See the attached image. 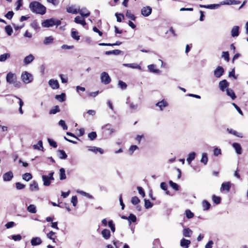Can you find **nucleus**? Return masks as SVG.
Listing matches in <instances>:
<instances>
[{"instance_id": "nucleus-17", "label": "nucleus", "mask_w": 248, "mask_h": 248, "mask_svg": "<svg viewBox=\"0 0 248 248\" xmlns=\"http://www.w3.org/2000/svg\"><path fill=\"white\" fill-rule=\"evenodd\" d=\"M233 148L234 149L235 152L238 154L241 155L242 153V149L239 143L234 142L232 144Z\"/></svg>"}, {"instance_id": "nucleus-3", "label": "nucleus", "mask_w": 248, "mask_h": 248, "mask_svg": "<svg viewBox=\"0 0 248 248\" xmlns=\"http://www.w3.org/2000/svg\"><path fill=\"white\" fill-rule=\"evenodd\" d=\"M22 81L25 84H29L31 82L33 79V76L30 73L24 71L21 75Z\"/></svg>"}, {"instance_id": "nucleus-9", "label": "nucleus", "mask_w": 248, "mask_h": 248, "mask_svg": "<svg viewBox=\"0 0 248 248\" xmlns=\"http://www.w3.org/2000/svg\"><path fill=\"white\" fill-rule=\"evenodd\" d=\"M231 186V184L230 182H227L225 183H223L221 185L220 187V191H226V192H229Z\"/></svg>"}, {"instance_id": "nucleus-14", "label": "nucleus", "mask_w": 248, "mask_h": 248, "mask_svg": "<svg viewBox=\"0 0 248 248\" xmlns=\"http://www.w3.org/2000/svg\"><path fill=\"white\" fill-rule=\"evenodd\" d=\"M13 178V174L11 171H9L3 174L2 178L4 181H9Z\"/></svg>"}, {"instance_id": "nucleus-38", "label": "nucleus", "mask_w": 248, "mask_h": 248, "mask_svg": "<svg viewBox=\"0 0 248 248\" xmlns=\"http://www.w3.org/2000/svg\"><path fill=\"white\" fill-rule=\"evenodd\" d=\"M60 111L59 107L58 106H55L53 107L49 111V114H55L57 112Z\"/></svg>"}, {"instance_id": "nucleus-51", "label": "nucleus", "mask_w": 248, "mask_h": 248, "mask_svg": "<svg viewBox=\"0 0 248 248\" xmlns=\"http://www.w3.org/2000/svg\"><path fill=\"white\" fill-rule=\"evenodd\" d=\"M186 216L188 218H191L194 217V214L189 210H186L185 211Z\"/></svg>"}, {"instance_id": "nucleus-15", "label": "nucleus", "mask_w": 248, "mask_h": 248, "mask_svg": "<svg viewBox=\"0 0 248 248\" xmlns=\"http://www.w3.org/2000/svg\"><path fill=\"white\" fill-rule=\"evenodd\" d=\"M66 12L68 13L77 14L78 12V8H76L75 5H71L66 7Z\"/></svg>"}, {"instance_id": "nucleus-10", "label": "nucleus", "mask_w": 248, "mask_h": 248, "mask_svg": "<svg viewBox=\"0 0 248 248\" xmlns=\"http://www.w3.org/2000/svg\"><path fill=\"white\" fill-rule=\"evenodd\" d=\"M240 3V1L235 0H224L220 2L221 5H237Z\"/></svg>"}, {"instance_id": "nucleus-64", "label": "nucleus", "mask_w": 248, "mask_h": 248, "mask_svg": "<svg viewBox=\"0 0 248 248\" xmlns=\"http://www.w3.org/2000/svg\"><path fill=\"white\" fill-rule=\"evenodd\" d=\"M222 57L227 62L229 61V55L228 52H223Z\"/></svg>"}, {"instance_id": "nucleus-24", "label": "nucleus", "mask_w": 248, "mask_h": 248, "mask_svg": "<svg viewBox=\"0 0 248 248\" xmlns=\"http://www.w3.org/2000/svg\"><path fill=\"white\" fill-rule=\"evenodd\" d=\"M192 233V231L188 228H185L183 230V235L185 237H190Z\"/></svg>"}, {"instance_id": "nucleus-22", "label": "nucleus", "mask_w": 248, "mask_h": 248, "mask_svg": "<svg viewBox=\"0 0 248 248\" xmlns=\"http://www.w3.org/2000/svg\"><path fill=\"white\" fill-rule=\"evenodd\" d=\"M123 65L125 67H127L129 68H133V69H138L139 70H141V66L138 64L137 63H124Z\"/></svg>"}, {"instance_id": "nucleus-55", "label": "nucleus", "mask_w": 248, "mask_h": 248, "mask_svg": "<svg viewBox=\"0 0 248 248\" xmlns=\"http://www.w3.org/2000/svg\"><path fill=\"white\" fill-rule=\"evenodd\" d=\"M5 30L8 35H11L13 32V29L10 26H6L5 28Z\"/></svg>"}, {"instance_id": "nucleus-29", "label": "nucleus", "mask_w": 248, "mask_h": 248, "mask_svg": "<svg viewBox=\"0 0 248 248\" xmlns=\"http://www.w3.org/2000/svg\"><path fill=\"white\" fill-rule=\"evenodd\" d=\"M101 234L102 235L103 237L106 240L109 239V238L110 236V232L109 230L108 229H104L102 231Z\"/></svg>"}, {"instance_id": "nucleus-60", "label": "nucleus", "mask_w": 248, "mask_h": 248, "mask_svg": "<svg viewBox=\"0 0 248 248\" xmlns=\"http://www.w3.org/2000/svg\"><path fill=\"white\" fill-rule=\"evenodd\" d=\"M96 134L95 132H92L88 134V137L91 140H93L96 137Z\"/></svg>"}, {"instance_id": "nucleus-39", "label": "nucleus", "mask_w": 248, "mask_h": 248, "mask_svg": "<svg viewBox=\"0 0 248 248\" xmlns=\"http://www.w3.org/2000/svg\"><path fill=\"white\" fill-rule=\"evenodd\" d=\"M33 148L34 149L43 150L44 148L43 147L42 141L41 140H39L37 144L33 145Z\"/></svg>"}, {"instance_id": "nucleus-5", "label": "nucleus", "mask_w": 248, "mask_h": 248, "mask_svg": "<svg viewBox=\"0 0 248 248\" xmlns=\"http://www.w3.org/2000/svg\"><path fill=\"white\" fill-rule=\"evenodd\" d=\"M100 79L102 83L108 84L111 81V78L108 74L106 72H103L100 75Z\"/></svg>"}, {"instance_id": "nucleus-42", "label": "nucleus", "mask_w": 248, "mask_h": 248, "mask_svg": "<svg viewBox=\"0 0 248 248\" xmlns=\"http://www.w3.org/2000/svg\"><path fill=\"white\" fill-rule=\"evenodd\" d=\"M66 178L65 170L63 168L60 169V179L61 180H64Z\"/></svg>"}, {"instance_id": "nucleus-31", "label": "nucleus", "mask_w": 248, "mask_h": 248, "mask_svg": "<svg viewBox=\"0 0 248 248\" xmlns=\"http://www.w3.org/2000/svg\"><path fill=\"white\" fill-rule=\"evenodd\" d=\"M195 156L196 153L194 152H191L188 155L186 161L188 164H190L191 163V162L195 159Z\"/></svg>"}, {"instance_id": "nucleus-7", "label": "nucleus", "mask_w": 248, "mask_h": 248, "mask_svg": "<svg viewBox=\"0 0 248 248\" xmlns=\"http://www.w3.org/2000/svg\"><path fill=\"white\" fill-rule=\"evenodd\" d=\"M224 72V69L222 67L218 66L217 67V68L215 70L214 74V76L217 78H219L221 77Z\"/></svg>"}, {"instance_id": "nucleus-4", "label": "nucleus", "mask_w": 248, "mask_h": 248, "mask_svg": "<svg viewBox=\"0 0 248 248\" xmlns=\"http://www.w3.org/2000/svg\"><path fill=\"white\" fill-rule=\"evenodd\" d=\"M54 172H51L48 175H43L42 176L43 185L45 186H49L51 184V181L54 180Z\"/></svg>"}, {"instance_id": "nucleus-46", "label": "nucleus", "mask_w": 248, "mask_h": 248, "mask_svg": "<svg viewBox=\"0 0 248 248\" xmlns=\"http://www.w3.org/2000/svg\"><path fill=\"white\" fill-rule=\"evenodd\" d=\"M71 36L73 39L77 41L79 40L80 36L78 35V32L76 31H72Z\"/></svg>"}, {"instance_id": "nucleus-44", "label": "nucleus", "mask_w": 248, "mask_h": 248, "mask_svg": "<svg viewBox=\"0 0 248 248\" xmlns=\"http://www.w3.org/2000/svg\"><path fill=\"white\" fill-rule=\"evenodd\" d=\"M22 178L26 181H29L32 178V175L30 173L27 172L22 175Z\"/></svg>"}, {"instance_id": "nucleus-34", "label": "nucleus", "mask_w": 248, "mask_h": 248, "mask_svg": "<svg viewBox=\"0 0 248 248\" xmlns=\"http://www.w3.org/2000/svg\"><path fill=\"white\" fill-rule=\"evenodd\" d=\"M202 206L203 210H207L210 209L211 204L206 200H204L202 202Z\"/></svg>"}, {"instance_id": "nucleus-27", "label": "nucleus", "mask_w": 248, "mask_h": 248, "mask_svg": "<svg viewBox=\"0 0 248 248\" xmlns=\"http://www.w3.org/2000/svg\"><path fill=\"white\" fill-rule=\"evenodd\" d=\"M34 59V57L32 54L26 56L24 59V62L25 64H28L32 62Z\"/></svg>"}, {"instance_id": "nucleus-50", "label": "nucleus", "mask_w": 248, "mask_h": 248, "mask_svg": "<svg viewBox=\"0 0 248 248\" xmlns=\"http://www.w3.org/2000/svg\"><path fill=\"white\" fill-rule=\"evenodd\" d=\"M131 202L132 204L136 205L140 202V200L138 197L135 196L132 198Z\"/></svg>"}, {"instance_id": "nucleus-33", "label": "nucleus", "mask_w": 248, "mask_h": 248, "mask_svg": "<svg viewBox=\"0 0 248 248\" xmlns=\"http://www.w3.org/2000/svg\"><path fill=\"white\" fill-rule=\"evenodd\" d=\"M226 93L232 100H234L236 98L235 94L232 90L227 88L226 89Z\"/></svg>"}, {"instance_id": "nucleus-58", "label": "nucleus", "mask_w": 248, "mask_h": 248, "mask_svg": "<svg viewBox=\"0 0 248 248\" xmlns=\"http://www.w3.org/2000/svg\"><path fill=\"white\" fill-rule=\"evenodd\" d=\"M169 184L170 186L172 187L173 189H174L175 190H178V186L177 184L173 182L172 181H170L169 182Z\"/></svg>"}, {"instance_id": "nucleus-35", "label": "nucleus", "mask_w": 248, "mask_h": 248, "mask_svg": "<svg viewBox=\"0 0 248 248\" xmlns=\"http://www.w3.org/2000/svg\"><path fill=\"white\" fill-rule=\"evenodd\" d=\"M10 54L9 53H6L0 55V62H5L7 59L10 57Z\"/></svg>"}, {"instance_id": "nucleus-48", "label": "nucleus", "mask_w": 248, "mask_h": 248, "mask_svg": "<svg viewBox=\"0 0 248 248\" xmlns=\"http://www.w3.org/2000/svg\"><path fill=\"white\" fill-rule=\"evenodd\" d=\"M212 200L216 204H219L220 202L221 199L219 197L213 195Z\"/></svg>"}, {"instance_id": "nucleus-16", "label": "nucleus", "mask_w": 248, "mask_h": 248, "mask_svg": "<svg viewBox=\"0 0 248 248\" xmlns=\"http://www.w3.org/2000/svg\"><path fill=\"white\" fill-rule=\"evenodd\" d=\"M48 84L53 89H57L59 88V84L57 80L50 79Z\"/></svg>"}, {"instance_id": "nucleus-56", "label": "nucleus", "mask_w": 248, "mask_h": 248, "mask_svg": "<svg viewBox=\"0 0 248 248\" xmlns=\"http://www.w3.org/2000/svg\"><path fill=\"white\" fill-rule=\"evenodd\" d=\"M47 140H48V142L49 145L51 146H52L54 148L57 147V143L55 141H54L53 140L50 139H48Z\"/></svg>"}, {"instance_id": "nucleus-28", "label": "nucleus", "mask_w": 248, "mask_h": 248, "mask_svg": "<svg viewBox=\"0 0 248 248\" xmlns=\"http://www.w3.org/2000/svg\"><path fill=\"white\" fill-rule=\"evenodd\" d=\"M148 70L150 72L154 73L159 74L160 73V71L156 68V66L155 64H150L148 66Z\"/></svg>"}, {"instance_id": "nucleus-37", "label": "nucleus", "mask_w": 248, "mask_h": 248, "mask_svg": "<svg viewBox=\"0 0 248 248\" xmlns=\"http://www.w3.org/2000/svg\"><path fill=\"white\" fill-rule=\"evenodd\" d=\"M121 52V51L118 49L113 50L111 51H107L105 52V54L109 55L111 54L118 55H119Z\"/></svg>"}, {"instance_id": "nucleus-25", "label": "nucleus", "mask_w": 248, "mask_h": 248, "mask_svg": "<svg viewBox=\"0 0 248 248\" xmlns=\"http://www.w3.org/2000/svg\"><path fill=\"white\" fill-rule=\"evenodd\" d=\"M220 5V4H210V5H202L200 4L199 6L201 8H205L207 9H214L217 8L219 7V6Z\"/></svg>"}, {"instance_id": "nucleus-21", "label": "nucleus", "mask_w": 248, "mask_h": 248, "mask_svg": "<svg viewBox=\"0 0 248 248\" xmlns=\"http://www.w3.org/2000/svg\"><path fill=\"white\" fill-rule=\"evenodd\" d=\"M239 27L238 26L233 27L231 30V35L232 37H237L239 34Z\"/></svg>"}, {"instance_id": "nucleus-57", "label": "nucleus", "mask_w": 248, "mask_h": 248, "mask_svg": "<svg viewBox=\"0 0 248 248\" xmlns=\"http://www.w3.org/2000/svg\"><path fill=\"white\" fill-rule=\"evenodd\" d=\"M118 85L123 90L126 89L127 87L126 84L121 80L119 81Z\"/></svg>"}, {"instance_id": "nucleus-62", "label": "nucleus", "mask_w": 248, "mask_h": 248, "mask_svg": "<svg viewBox=\"0 0 248 248\" xmlns=\"http://www.w3.org/2000/svg\"><path fill=\"white\" fill-rule=\"evenodd\" d=\"M31 26L34 29V30H37L39 28V26L37 22L35 21H33L31 24Z\"/></svg>"}, {"instance_id": "nucleus-2", "label": "nucleus", "mask_w": 248, "mask_h": 248, "mask_svg": "<svg viewBox=\"0 0 248 248\" xmlns=\"http://www.w3.org/2000/svg\"><path fill=\"white\" fill-rule=\"evenodd\" d=\"M61 22L60 20L52 18L43 21L42 23V26L43 27L49 28L54 25L58 26L61 25Z\"/></svg>"}, {"instance_id": "nucleus-63", "label": "nucleus", "mask_w": 248, "mask_h": 248, "mask_svg": "<svg viewBox=\"0 0 248 248\" xmlns=\"http://www.w3.org/2000/svg\"><path fill=\"white\" fill-rule=\"evenodd\" d=\"M71 202L74 206H76L78 203V199L77 196H72L71 198Z\"/></svg>"}, {"instance_id": "nucleus-40", "label": "nucleus", "mask_w": 248, "mask_h": 248, "mask_svg": "<svg viewBox=\"0 0 248 248\" xmlns=\"http://www.w3.org/2000/svg\"><path fill=\"white\" fill-rule=\"evenodd\" d=\"M55 98L60 102H63L65 100V94L62 93L59 95H56Z\"/></svg>"}, {"instance_id": "nucleus-53", "label": "nucleus", "mask_w": 248, "mask_h": 248, "mask_svg": "<svg viewBox=\"0 0 248 248\" xmlns=\"http://www.w3.org/2000/svg\"><path fill=\"white\" fill-rule=\"evenodd\" d=\"M12 239L15 241H19L21 240L22 237L20 234L13 235L11 236Z\"/></svg>"}, {"instance_id": "nucleus-59", "label": "nucleus", "mask_w": 248, "mask_h": 248, "mask_svg": "<svg viewBox=\"0 0 248 248\" xmlns=\"http://www.w3.org/2000/svg\"><path fill=\"white\" fill-rule=\"evenodd\" d=\"M77 192L79 194H80L81 195H83V196H86V197H87L89 198H92V196L91 195H90L89 194L84 192V191H80V190H78L77 191Z\"/></svg>"}, {"instance_id": "nucleus-18", "label": "nucleus", "mask_w": 248, "mask_h": 248, "mask_svg": "<svg viewBox=\"0 0 248 248\" xmlns=\"http://www.w3.org/2000/svg\"><path fill=\"white\" fill-rule=\"evenodd\" d=\"M42 243V241L39 237H33L31 240V243L33 246L40 245Z\"/></svg>"}, {"instance_id": "nucleus-47", "label": "nucleus", "mask_w": 248, "mask_h": 248, "mask_svg": "<svg viewBox=\"0 0 248 248\" xmlns=\"http://www.w3.org/2000/svg\"><path fill=\"white\" fill-rule=\"evenodd\" d=\"M55 232L53 231H50L49 233H48L46 235L48 238L52 240L53 242L55 243V239L53 237V236L55 234Z\"/></svg>"}, {"instance_id": "nucleus-43", "label": "nucleus", "mask_w": 248, "mask_h": 248, "mask_svg": "<svg viewBox=\"0 0 248 248\" xmlns=\"http://www.w3.org/2000/svg\"><path fill=\"white\" fill-rule=\"evenodd\" d=\"M53 41V38L52 37H51V36L46 37L44 39V44L45 45H47L52 43Z\"/></svg>"}, {"instance_id": "nucleus-52", "label": "nucleus", "mask_w": 248, "mask_h": 248, "mask_svg": "<svg viewBox=\"0 0 248 248\" xmlns=\"http://www.w3.org/2000/svg\"><path fill=\"white\" fill-rule=\"evenodd\" d=\"M126 16L128 18L134 20L135 19V16L133 14H132L130 11H127L126 13Z\"/></svg>"}, {"instance_id": "nucleus-36", "label": "nucleus", "mask_w": 248, "mask_h": 248, "mask_svg": "<svg viewBox=\"0 0 248 248\" xmlns=\"http://www.w3.org/2000/svg\"><path fill=\"white\" fill-rule=\"evenodd\" d=\"M208 157L206 153H204L202 154V157L201 159V162L203 163L204 165H206L208 162Z\"/></svg>"}, {"instance_id": "nucleus-13", "label": "nucleus", "mask_w": 248, "mask_h": 248, "mask_svg": "<svg viewBox=\"0 0 248 248\" xmlns=\"http://www.w3.org/2000/svg\"><path fill=\"white\" fill-rule=\"evenodd\" d=\"M229 85V82L225 79L220 81L219 83V87L222 91H224L226 88H228Z\"/></svg>"}, {"instance_id": "nucleus-23", "label": "nucleus", "mask_w": 248, "mask_h": 248, "mask_svg": "<svg viewBox=\"0 0 248 248\" xmlns=\"http://www.w3.org/2000/svg\"><path fill=\"white\" fill-rule=\"evenodd\" d=\"M74 21L77 24H80L83 26H85L86 25V23L85 19L79 16H77L75 18Z\"/></svg>"}, {"instance_id": "nucleus-6", "label": "nucleus", "mask_w": 248, "mask_h": 248, "mask_svg": "<svg viewBox=\"0 0 248 248\" xmlns=\"http://www.w3.org/2000/svg\"><path fill=\"white\" fill-rule=\"evenodd\" d=\"M152 9L150 6L143 7L141 10V13L144 16H148L151 15Z\"/></svg>"}, {"instance_id": "nucleus-32", "label": "nucleus", "mask_w": 248, "mask_h": 248, "mask_svg": "<svg viewBox=\"0 0 248 248\" xmlns=\"http://www.w3.org/2000/svg\"><path fill=\"white\" fill-rule=\"evenodd\" d=\"M27 210L31 213L35 214L37 212L36 207L34 204H30L27 206Z\"/></svg>"}, {"instance_id": "nucleus-11", "label": "nucleus", "mask_w": 248, "mask_h": 248, "mask_svg": "<svg viewBox=\"0 0 248 248\" xmlns=\"http://www.w3.org/2000/svg\"><path fill=\"white\" fill-rule=\"evenodd\" d=\"M78 13H79L82 17H87L90 15V11L85 7L82 8L81 9H79V8Z\"/></svg>"}, {"instance_id": "nucleus-41", "label": "nucleus", "mask_w": 248, "mask_h": 248, "mask_svg": "<svg viewBox=\"0 0 248 248\" xmlns=\"http://www.w3.org/2000/svg\"><path fill=\"white\" fill-rule=\"evenodd\" d=\"M127 218L129 225L131 224V222H136L137 220L136 217L132 214H130V215Z\"/></svg>"}, {"instance_id": "nucleus-45", "label": "nucleus", "mask_w": 248, "mask_h": 248, "mask_svg": "<svg viewBox=\"0 0 248 248\" xmlns=\"http://www.w3.org/2000/svg\"><path fill=\"white\" fill-rule=\"evenodd\" d=\"M58 152L60 158L63 159L67 158V155L63 150H59Z\"/></svg>"}, {"instance_id": "nucleus-12", "label": "nucleus", "mask_w": 248, "mask_h": 248, "mask_svg": "<svg viewBox=\"0 0 248 248\" xmlns=\"http://www.w3.org/2000/svg\"><path fill=\"white\" fill-rule=\"evenodd\" d=\"M191 244V241L189 240L183 238L180 240V245L183 248H188Z\"/></svg>"}, {"instance_id": "nucleus-49", "label": "nucleus", "mask_w": 248, "mask_h": 248, "mask_svg": "<svg viewBox=\"0 0 248 248\" xmlns=\"http://www.w3.org/2000/svg\"><path fill=\"white\" fill-rule=\"evenodd\" d=\"M59 125L62 126V127L63 129L64 130H67L68 128V127L66 125V124H65V122L62 120H61L59 122Z\"/></svg>"}, {"instance_id": "nucleus-54", "label": "nucleus", "mask_w": 248, "mask_h": 248, "mask_svg": "<svg viewBox=\"0 0 248 248\" xmlns=\"http://www.w3.org/2000/svg\"><path fill=\"white\" fill-rule=\"evenodd\" d=\"M109 227L110 228L111 231L114 232L115 231V225L112 220H110L108 222Z\"/></svg>"}, {"instance_id": "nucleus-26", "label": "nucleus", "mask_w": 248, "mask_h": 248, "mask_svg": "<svg viewBox=\"0 0 248 248\" xmlns=\"http://www.w3.org/2000/svg\"><path fill=\"white\" fill-rule=\"evenodd\" d=\"M30 189L31 191H37L39 190V186L36 181H32L30 185Z\"/></svg>"}, {"instance_id": "nucleus-20", "label": "nucleus", "mask_w": 248, "mask_h": 248, "mask_svg": "<svg viewBox=\"0 0 248 248\" xmlns=\"http://www.w3.org/2000/svg\"><path fill=\"white\" fill-rule=\"evenodd\" d=\"M168 104L167 101L164 100H162V101L157 102L155 106L159 108L160 110H162L165 107L168 106Z\"/></svg>"}, {"instance_id": "nucleus-30", "label": "nucleus", "mask_w": 248, "mask_h": 248, "mask_svg": "<svg viewBox=\"0 0 248 248\" xmlns=\"http://www.w3.org/2000/svg\"><path fill=\"white\" fill-rule=\"evenodd\" d=\"M104 131H108L109 135L114 132V129L111 127L110 124H107L103 126Z\"/></svg>"}, {"instance_id": "nucleus-19", "label": "nucleus", "mask_w": 248, "mask_h": 248, "mask_svg": "<svg viewBox=\"0 0 248 248\" xmlns=\"http://www.w3.org/2000/svg\"><path fill=\"white\" fill-rule=\"evenodd\" d=\"M87 148L89 151L96 153L97 152H99L100 154H103L104 151L100 148L96 147L95 146H88Z\"/></svg>"}, {"instance_id": "nucleus-61", "label": "nucleus", "mask_w": 248, "mask_h": 248, "mask_svg": "<svg viewBox=\"0 0 248 248\" xmlns=\"http://www.w3.org/2000/svg\"><path fill=\"white\" fill-rule=\"evenodd\" d=\"M145 207L146 208L148 209L149 208H151L153 206L152 203L150 202L149 200H145Z\"/></svg>"}, {"instance_id": "nucleus-1", "label": "nucleus", "mask_w": 248, "mask_h": 248, "mask_svg": "<svg viewBox=\"0 0 248 248\" xmlns=\"http://www.w3.org/2000/svg\"><path fill=\"white\" fill-rule=\"evenodd\" d=\"M31 11L34 13L44 15L46 12V8L43 4L38 1H32L29 4Z\"/></svg>"}, {"instance_id": "nucleus-8", "label": "nucleus", "mask_w": 248, "mask_h": 248, "mask_svg": "<svg viewBox=\"0 0 248 248\" xmlns=\"http://www.w3.org/2000/svg\"><path fill=\"white\" fill-rule=\"evenodd\" d=\"M16 79V77L15 74L9 72L6 76V81L10 84H12Z\"/></svg>"}]
</instances>
